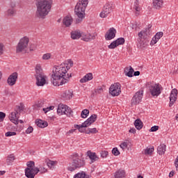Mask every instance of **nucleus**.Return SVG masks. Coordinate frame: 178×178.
<instances>
[{"label":"nucleus","mask_w":178,"mask_h":178,"mask_svg":"<svg viewBox=\"0 0 178 178\" xmlns=\"http://www.w3.org/2000/svg\"><path fill=\"white\" fill-rule=\"evenodd\" d=\"M67 66L65 64H61L60 65H56L53 68V72L51 74V83L54 86H63L66 83H69L70 77H72V74H67Z\"/></svg>","instance_id":"obj_1"},{"label":"nucleus","mask_w":178,"mask_h":178,"mask_svg":"<svg viewBox=\"0 0 178 178\" xmlns=\"http://www.w3.org/2000/svg\"><path fill=\"white\" fill-rule=\"evenodd\" d=\"M37 11L36 16L39 19H45V16L51 12L52 2L48 0H40L36 3Z\"/></svg>","instance_id":"obj_2"},{"label":"nucleus","mask_w":178,"mask_h":178,"mask_svg":"<svg viewBox=\"0 0 178 178\" xmlns=\"http://www.w3.org/2000/svg\"><path fill=\"white\" fill-rule=\"evenodd\" d=\"M86 166V160L84 159V155L81 153H74L72 155V161L71 165L67 168V170L70 172H74L76 169H80Z\"/></svg>","instance_id":"obj_3"},{"label":"nucleus","mask_w":178,"mask_h":178,"mask_svg":"<svg viewBox=\"0 0 178 178\" xmlns=\"http://www.w3.org/2000/svg\"><path fill=\"white\" fill-rule=\"evenodd\" d=\"M88 5V0H79L75 6L74 13L77 15L78 19L76 23H81V22L86 17V9Z\"/></svg>","instance_id":"obj_4"},{"label":"nucleus","mask_w":178,"mask_h":178,"mask_svg":"<svg viewBox=\"0 0 178 178\" xmlns=\"http://www.w3.org/2000/svg\"><path fill=\"white\" fill-rule=\"evenodd\" d=\"M29 42L30 40L26 36L20 39L17 46V53L19 54V52H24V54H26V52H27V47L29 46Z\"/></svg>","instance_id":"obj_5"},{"label":"nucleus","mask_w":178,"mask_h":178,"mask_svg":"<svg viewBox=\"0 0 178 178\" xmlns=\"http://www.w3.org/2000/svg\"><path fill=\"white\" fill-rule=\"evenodd\" d=\"M57 113L60 116L62 115H66L68 117H70L72 115V113H73V111L69 106L65 104H59L57 108Z\"/></svg>","instance_id":"obj_6"},{"label":"nucleus","mask_w":178,"mask_h":178,"mask_svg":"<svg viewBox=\"0 0 178 178\" xmlns=\"http://www.w3.org/2000/svg\"><path fill=\"white\" fill-rule=\"evenodd\" d=\"M161 88L162 86L159 83H155L149 86V91L153 97H159Z\"/></svg>","instance_id":"obj_7"},{"label":"nucleus","mask_w":178,"mask_h":178,"mask_svg":"<svg viewBox=\"0 0 178 178\" xmlns=\"http://www.w3.org/2000/svg\"><path fill=\"white\" fill-rule=\"evenodd\" d=\"M122 86L119 83H115L111 86L109 88V92L113 97H118V95H120V92H122V90L120 89Z\"/></svg>","instance_id":"obj_8"},{"label":"nucleus","mask_w":178,"mask_h":178,"mask_svg":"<svg viewBox=\"0 0 178 178\" xmlns=\"http://www.w3.org/2000/svg\"><path fill=\"white\" fill-rule=\"evenodd\" d=\"M112 10H113V4L112 3H106L103 8L102 12L99 15L100 17H107Z\"/></svg>","instance_id":"obj_9"},{"label":"nucleus","mask_w":178,"mask_h":178,"mask_svg":"<svg viewBox=\"0 0 178 178\" xmlns=\"http://www.w3.org/2000/svg\"><path fill=\"white\" fill-rule=\"evenodd\" d=\"M138 42L140 45H143V44H144L143 40H147L149 38V29H145V30L141 31L138 33Z\"/></svg>","instance_id":"obj_10"},{"label":"nucleus","mask_w":178,"mask_h":178,"mask_svg":"<svg viewBox=\"0 0 178 178\" xmlns=\"http://www.w3.org/2000/svg\"><path fill=\"white\" fill-rule=\"evenodd\" d=\"M35 77L36 79V85L38 87L45 86L47 81L45 80V75H44V74H40V72H38V74H35Z\"/></svg>","instance_id":"obj_11"},{"label":"nucleus","mask_w":178,"mask_h":178,"mask_svg":"<svg viewBox=\"0 0 178 178\" xmlns=\"http://www.w3.org/2000/svg\"><path fill=\"white\" fill-rule=\"evenodd\" d=\"M143 95H144V91L141 90L137 92L131 99L132 105H137V104H140L143 99Z\"/></svg>","instance_id":"obj_12"},{"label":"nucleus","mask_w":178,"mask_h":178,"mask_svg":"<svg viewBox=\"0 0 178 178\" xmlns=\"http://www.w3.org/2000/svg\"><path fill=\"white\" fill-rule=\"evenodd\" d=\"M17 79H19V74H17V72H13L8 76L7 79V83L8 84V86L12 87L15 86V84H16Z\"/></svg>","instance_id":"obj_13"},{"label":"nucleus","mask_w":178,"mask_h":178,"mask_svg":"<svg viewBox=\"0 0 178 178\" xmlns=\"http://www.w3.org/2000/svg\"><path fill=\"white\" fill-rule=\"evenodd\" d=\"M38 172H40V168H35L34 169L26 168L25 176L28 178H34Z\"/></svg>","instance_id":"obj_14"},{"label":"nucleus","mask_w":178,"mask_h":178,"mask_svg":"<svg viewBox=\"0 0 178 178\" xmlns=\"http://www.w3.org/2000/svg\"><path fill=\"white\" fill-rule=\"evenodd\" d=\"M177 89L174 88L172 90L170 95V104L169 106L172 107L175 105V102L177 100Z\"/></svg>","instance_id":"obj_15"},{"label":"nucleus","mask_w":178,"mask_h":178,"mask_svg":"<svg viewBox=\"0 0 178 178\" xmlns=\"http://www.w3.org/2000/svg\"><path fill=\"white\" fill-rule=\"evenodd\" d=\"M116 37V29L115 28H111L105 35V38L107 41L113 40Z\"/></svg>","instance_id":"obj_16"},{"label":"nucleus","mask_w":178,"mask_h":178,"mask_svg":"<svg viewBox=\"0 0 178 178\" xmlns=\"http://www.w3.org/2000/svg\"><path fill=\"white\" fill-rule=\"evenodd\" d=\"M19 112L17 111H15L13 113H10L9 115V119L13 123L15 124H19Z\"/></svg>","instance_id":"obj_17"},{"label":"nucleus","mask_w":178,"mask_h":178,"mask_svg":"<svg viewBox=\"0 0 178 178\" xmlns=\"http://www.w3.org/2000/svg\"><path fill=\"white\" fill-rule=\"evenodd\" d=\"M97 116L96 114L92 115L89 118L87 119V120L84 122L83 125L88 127V126H91L92 123L95 122V121L97 120Z\"/></svg>","instance_id":"obj_18"},{"label":"nucleus","mask_w":178,"mask_h":178,"mask_svg":"<svg viewBox=\"0 0 178 178\" xmlns=\"http://www.w3.org/2000/svg\"><path fill=\"white\" fill-rule=\"evenodd\" d=\"M86 155L89 157V159L91 161V163H94L96 161L99 159V157L97 156L95 152H92L90 150H88L86 153Z\"/></svg>","instance_id":"obj_19"},{"label":"nucleus","mask_w":178,"mask_h":178,"mask_svg":"<svg viewBox=\"0 0 178 178\" xmlns=\"http://www.w3.org/2000/svg\"><path fill=\"white\" fill-rule=\"evenodd\" d=\"M72 23H73V17L70 15H67L63 19V24L65 27H70Z\"/></svg>","instance_id":"obj_20"},{"label":"nucleus","mask_w":178,"mask_h":178,"mask_svg":"<svg viewBox=\"0 0 178 178\" xmlns=\"http://www.w3.org/2000/svg\"><path fill=\"white\" fill-rule=\"evenodd\" d=\"M162 37H163V32L156 33L154 37L152 38L150 44L155 45V44H156V42H158V41H159Z\"/></svg>","instance_id":"obj_21"},{"label":"nucleus","mask_w":178,"mask_h":178,"mask_svg":"<svg viewBox=\"0 0 178 178\" xmlns=\"http://www.w3.org/2000/svg\"><path fill=\"white\" fill-rule=\"evenodd\" d=\"M81 38L83 41L88 42V41H91V40H95V36L91 34L81 33Z\"/></svg>","instance_id":"obj_22"},{"label":"nucleus","mask_w":178,"mask_h":178,"mask_svg":"<svg viewBox=\"0 0 178 178\" xmlns=\"http://www.w3.org/2000/svg\"><path fill=\"white\" fill-rule=\"evenodd\" d=\"M94 76H92V73H88L86 74L82 79H80V83H87V81H90L92 80Z\"/></svg>","instance_id":"obj_23"},{"label":"nucleus","mask_w":178,"mask_h":178,"mask_svg":"<svg viewBox=\"0 0 178 178\" xmlns=\"http://www.w3.org/2000/svg\"><path fill=\"white\" fill-rule=\"evenodd\" d=\"M125 76L128 77H133V73H134V69L131 66L126 67L124 68Z\"/></svg>","instance_id":"obj_24"},{"label":"nucleus","mask_w":178,"mask_h":178,"mask_svg":"<svg viewBox=\"0 0 178 178\" xmlns=\"http://www.w3.org/2000/svg\"><path fill=\"white\" fill-rule=\"evenodd\" d=\"M115 178H126V172L124 170L120 169L115 173Z\"/></svg>","instance_id":"obj_25"},{"label":"nucleus","mask_w":178,"mask_h":178,"mask_svg":"<svg viewBox=\"0 0 178 178\" xmlns=\"http://www.w3.org/2000/svg\"><path fill=\"white\" fill-rule=\"evenodd\" d=\"M71 38L72 40H79V38H81V33H80V31H72L71 32Z\"/></svg>","instance_id":"obj_26"},{"label":"nucleus","mask_w":178,"mask_h":178,"mask_svg":"<svg viewBox=\"0 0 178 178\" xmlns=\"http://www.w3.org/2000/svg\"><path fill=\"white\" fill-rule=\"evenodd\" d=\"M35 124L38 127H40L41 129H44L48 126V122L42 120H37L35 121Z\"/></svg>","instance_id":"obj_27"},{"label":"nucleus","mask_w":178,"mask_h":178,"mask_svg":"<svg viewBox=\"0 0 178 178\" xmlns=\"http://www.w3.org/2000/svg\"><path fill=\"white\" fill-rule=\"evenodd\" d=\"M166 152V145L162 144L157 147V152L159 155H163Z\"/></svg>","instance_id":"obj_28"},{"label":"nucleus","mask_w":178,"mask_h":178,"mask_svg":"<svg viewBox=\"0 0 178 178\" xmlns=\"http://www.w3.org/2000/svg\"><path fill=\"white\" fill-rule=\"evenodd\" d=\"M163 5L162 0H153V6L155 9H160Z\"/></svg>","instance_id":"obj_29"},{"label":"nucleus","mask_w":178,"mask_h":178,"mask_svg":"<svg viewBox=\"0 0 178 178\" xmlns=\"http://www.w3.org/2000/svg\"><path fill=\"white\" fill-rule=\"evenodd\" d=\"M73 97V93H72V92H70V90H65L63 93V97L65 98V99H70L71 98H72Z\"/></svg>","instance_id":"obj_30"},{"label":"nucleus","mask_w":178,"mask_h":178,"mask_svg":"<svg viewBox=\"0 0 178 178\" xmlns=\"http://www.w3.org/2000/svg\"><path fill=\"white\" fill-rule=\"evenodd\" d=\"M134 126L138 130H141L143 129V122L140 119H137L134 122Z\"/></svg>","instance_id":"obj_31"},{"label":"nucleus","mask_w":178,"mask_h":178,"mask_svg":"<svg viewBox=\"0 0 178 178\" xmlns=\"http://www.w3.org/2000/svg\"><path fill=\"white\" fill-rule=\"evenodd\" d=\"M75 129H78L79 131H80V133H86V129H84V127H88L84 126V122H83L81 124H76L74 126Z\"/></svg>","instance_id":"obj_32"},{"label":"nucleus","mask_w":178,"mask_h":178,"mask_svg":"<svg viewBox=\"0 0 178 178\" xmlns=\"http://www.w3.org/2000/svg\"><path fill=\"white\" fill-rule=\"evenodd\" d=\"M74 178H90L86 172H79L74 176Z\"/></svg>","instance_id":"obj_33"},{"label":"nucleus","mask_w":178,"mask_h":178,"mask_svg":"<svg viewBox=\"0 0 178 178\" xmlns=\"http://www.w3.org/2000/svg\"><path fill=\"white\" fill-rule=\"evenodd\" d=\"M13 161H15V155L9 154L7 156V159H6L7 165H10L13 162Z\"/></svg>","instance_id":"obj_34"},{"label":"nucleus","mask_w":178,"mask_h":178,"mask_svg":"<svg viewBox=\"0 0 178 178\" xmlns=\"http://www.w3.org/2000/svg\"><path fill=\"white\" fill-rule=\"evenodd\" d=\"M96 133H98V130H97V128H88L86 131V134H96Z\"/></svg>","instance_id":"obj_35"},{"label":"nucleus","mask_w":178,"mask_h":178,"mask_svg":"<svg viewBox=\"0 0 178 178\" xmlns=\"http://www.w3.org/2000/svg\"><path fill=\"white\" fill-rule=\"evenodd\" d=\"M58 163L57 161H51L49 160L47 162V165L48 166V168H49L50 169H52V168H55V165Z\"/></svg>","instance_id":"obj_36"},{"label":"nucleus","mask_w":178,"mask_h":178,"mask_svg":"<svg viewBox=\"0 0 178 178\" xmlns=\"http://www.w3.org/2000/svg\"><path fill=\"white\" fill-rule=\"evenodd\" d=\"M90 111L88 109H84L81 111V116L83 119H86L88 116Z\"/></svg>","instance_id":"obj_37"},{"label":"nucleus","mask_w":178,"mask_h":178,"mask_svg":"<svg viewBox=\"0 0 178 178\" xmlns=\"http://www.w3.org/2000/svg\"><path fill=\"white\" fill-rule=\"evenodd\" d=\"M115 42V44H117V46L119 47V45H123L124 44V38H118L116 40H114Z\"/></svg>","instance_id":"obj_38"},{"label":"nucleus","mask_w":178,"mask_h":178,"mask_svg":"<svg viewBox=\"0 0 178 178\" xmlns=\"http://www.w3.org/2000/svg\"><path fill=\"white\" fill-rule=\"evenodd\" d=\"M120 147V148H122V149L123 151H124L125 149H127V148L129 147V142L128 141L123 142L122 143H121Z\"/></svg>","instance_id":"obj_39"},{"label":"nucleus","mask_w":178,"mask_h":178,"mask_svg":"<svg viewBox=\"0 0 178 178\" xmlns=\"http://www.w3.org/2000/svg\"><path fill=\"white\" fill-rule=\"evenodd\" d=\"M108 48L109 49H115V48H118V44H116V42L114 40L108 46Z\"/></svg>","instance_id":"obj_40"},{"label":"nucleus","mask_w":178,"mask_h":178,"mask_svg":"<svg viewBox=\"0 0 178 178\" xmlns=\"http://www.w3.org/2000/svg\"><path fill=\"white\" fill-rule=\"evenodd\" d=\"M23 109H24V105L21 103L19 106H16L15 111H17L18 113L19 114V113L22 112Z\"/></svg>","instance_id":"obj_41"},{"label":"nucleus","mask_w":178,"mask_h":178,"mask_svg":"<svg viewBox=\"0 0 178 178\" xmlns=\"http://www.w3.org/2000/svg\"><path fill=\"white\" fill-rule=\"evenodd\" d=\"M44 101L40 100L36 103L35 106V108H44Z\"/></svg>","instance_id":"obj_42"},{"label":"nucleus","mask_w":178,"mask_h":178,"mask_svg":"<svg viewBox=\"0 0 178 178\" xmlns=\"http://www.w3.org/2000/svg\"><path fill=\"white\" fill-rule=\"evenodd\" d=\"M27 168H26V169H34L35 168H34V166H35V163H34V161H29L28 163H27Z\"/></svg>","instance_id":"obj_43"},{"label":"nucleus","mask_w":178,"mask_h":178,"mask_svg":"<svg viewBox=\"0 0 178 178\" xmlns=\"http://www.w3.org/2000/svg\"><path fill=\"white\" fill-rule=\"evenodd\" d=\"M15 13H16V11L13 8L8 9L7 11L8 16H15Z\"/></svg>","instance_id":"obj_44"},{"label":"nucleus","mask_w":178,"mask_h":178,"mask_svg":"<svg viewBox=\"0 0 178 178\" xmlns=\"http://www.w3.org/2000/svg\"><path fill=\"white\" fill-rule=\"evenodd\" d=\"M54 108H55V106H50L49 107H47V108H43L42 111L44 112V113H47V112H49V111H54Z\"/></svg>","instance_id":"obj_45"},{"label":"nucleus","mask_w":178,"mask_h":178,"mask_svg":"<svg viewBox=\"0 0 178 178\" xmlns=\"http://www.w3.org/2000/svg\"><path fill=\"white\" fill-rule=\"evenodd\" d=\"M134 9H135V10H136V12H140V10H141V8H140V6H138V0H136L134 3Z\"/></svg>","instance_id":"obj_46"},{"label":"nucleus","mask_w":178,"mask_h":178,"mask_svg":"<svg viewBox=\"0 0 178 178\" xmlns=\"http://www.w3.org/2000/svg\"><path fill=\"white\" fill-rule=\"evenodd\" d=\"M152 152H154V147L146 148L145 150V154L146 155H149Z\"/></svg>","instance_id":"obj_47"},{"label":"nucleus","mask_w":178,"mask_h":178,"mask_svg":"<svg viewBox=\"0 0 178 178\" xmlns=\"http://www.w3.org/2000/svg\"><path fill=\"white\" fill-rule=\"evenodd\" d=\"M112 154H113L115 156H118V155H120V152H119V149H118V147H114L112 149Z\"/></svg>","instance_id":"obj_48"},{"label":"nucleus","mask_w":178,"mask_h":178,"mask_svg":"<svg viewBox=\"0 0 178 178\" xmlns=\"http://www.w3.org/2000/svg\"><path fill=\"white\" fill-rule=\"evenodd\" d=\"M35 72H36L35 74H37L38 72H39V73L40 74H44L42 72V70L41 69V66H40V65H36V67H35Z\"/></svg>","instance_id":"obj_49"},{"label":"nucleus","mask_w":178,"mask_h":178,"mask_svg":"<svg viewBox=\"0 0 178 178\" xmlns=\"http://www.w3.org/2000/svg\"><path fill=\"white\" fill-rule=\"evenodd\" d=\"M42 59H44V60H48V59H51V54L47 53L44 54L42 56Z\"/></svg>","instance_id":"obj_50"},{"label":"nucleus","mask_w":178,"mask_h":178,"mask_svg":"<svg viewBox=\"0 0 178 178\" xmlns=\"http://www.w3.org/2000/svg\"><path fill=\"white\" fill-rule=\"evenodd\" d=\"M6 137H12V136H16V132L8 131L5 134Z\"/></svg>","instance_id":"obj_51"},{"label":"nucleus","mask_w":178,"mask_h":178,"mask_svg":"<svg viewBox=\"0 0 178 178\" xmlns=\"http://www.w3.org/2000/svg\"><path fill=\"white\" fill-rule=\"evenodd\" d=\"M39 172H40L41 174H44L47 173L48 170L45 168V167H40Z\"/></svg>","instance_id":"obj_52"},{"label":"nucleus","mask_w":178,"mask_h":178,"mask_svg":"<svg viewBox=\"0 0 178 178\" xmlns=\"http://www.w3.org/2000/svg\"><path fill=\"white\" fill-rule=\"evenodd\" d=\"M5 118H6V114L3 112H0V122H3Z\"/></svg>","instance_id":"obj_53"},{"label":"nucleus","mask_w":178,"mask_h":178,"mask_svg":"<svg viewBox=\"0 0 178 178\" xmlns=\"http://www.w3.org/2000/svg\"><path fill=\"white\" fill-rule=\"evenodd\" d=\"M100 154H101L102 158H106L108 156V152L107 151H105V150L102 151Z\"/></svg>","instance_id":"obj_54"},{"label":"nucleus","mask_w":178,"mask_h":178,"mask_svg":"<svg viewBox=\"0 0 178 178\" xmlns=\"http://www.w3.org/2000/svg\"><path fill=\"white\" fill-rule=\"evenodd\" d=\"M33 131H34V129L33 128V127H29L26 130V134H30L31 133H33Z\"/></svg>","instance_id":"obj_55"},{"label":"nucleus","mask_w":178,"mask_h":178,"mask_svg":"<svg viewBox=\"0 0 178 178\" xmlns=\"http://www.w3.org/2000/svg\"><path fill=\"white\" fill-rule=\"evenodd\" d=\"M159 127L155 125L154 127H152V128L149 129V131H152V132L157 131V130H159Z\"/></svg>","instance_id":"obj_56"},{"label":"nucleus","mask_w":178,"mask_h":178,"mask_svg":"<svg viewBox=\"0 0 178 178\" xmlns=\"http://www.w3.org/2000/svg\"><path fill=\"white\" fill-rule=\"evenodd\" d=\"M3 55V44L0 43V56Z\"/></svg>","instance_id":"obj_57"},{"label":"nucleus","mask_w":178,"mask_h":178,"mask_svg":"<svg viewBox=\"0 0 178 178\" xmlns=\"http://www.w3.org/2000/svg\"><path fill=\"white\" fill-rule=\"evenodd\" d=\"M129 133H132L133 134H135L136 133V129L134 128H131L129 129Z\"/></svg>","instance_id":"obj_58"},{"label":"nucleus","mask_w":178,"mask_h":178,"mask_svg":"<svg viewBox=\"0 0 178 178\" xmlns=\"http://www.w3.org/2000/svg\"><path fill=\"white\" fill-rule=\"evenodd\" d=\"M103 91H104V89H102V88H100L97 89V94H101V92H103Z\"/></svg>","instance_id":"obj_59"},{"label":"nucleus","mask_w":178,"mask_h":178,"mask_svg":"<svg viewBox=\"0 0 178 178\" xmlns=\"http://www.w3.org/2000/svg\"><path fill=\"white\" fill-rule=\"evenodd\" d=\"M134 76H140V71H136L134 73Z\"/></svg>","instance_id":"obj_60"},{"label":"nucleus","mask_w":178,"mask_h":178,"mask_svg":"<svg viewBox=\"0 0 178 178\" xmlns=\"http://www.w3.org/2000/svg\"><path fill=\"white\" fill-rule=\"evenodd\" d=\"M74 131H76V129H71V130H70V131L67 133V134H70L73 133Z\"/></svg>","instance_id":"obj_61"},{"label":"nucleus","mask_w":178,"mask_h":178,"mask_svg":"<svg viewBox=\"0 0 178 178\" xmlns=\"http://www.w3.org/2000/svg\"><path fill=\"white\" fill-rule=\"evenodd\" d=\"M175 175V172L171 171L169 174L170 177H173V175Z\"/></svg>","instance_id":"obj_62"},{"label":"nucleus","mask_w":178,"mask_h":178,"mask_svg":"<svg viewBox=\"0 0 178 178\" xmlns=\"http://www.w3.org/2000/svg\"><path fill=\"white\" fill-rule=\"evenodd\" d=\"M4 173H6V171H0V176H3Z\"/></svg>","instance_id":"obj_63"},{"label":"nucleus","mask_w":178,"mask_h":178,"mask_svg":"<svg viewBox=\"0 0 178 178\" xmlns=\"http://www.w3.org/2000/svg\"><path fill=\"white\" fill-rule=\"evenodd\" d=\"M137 178H143V176L139 175V176L137 177Z\"/></svg>","instance_id":"obj_64"}]
</instances>
